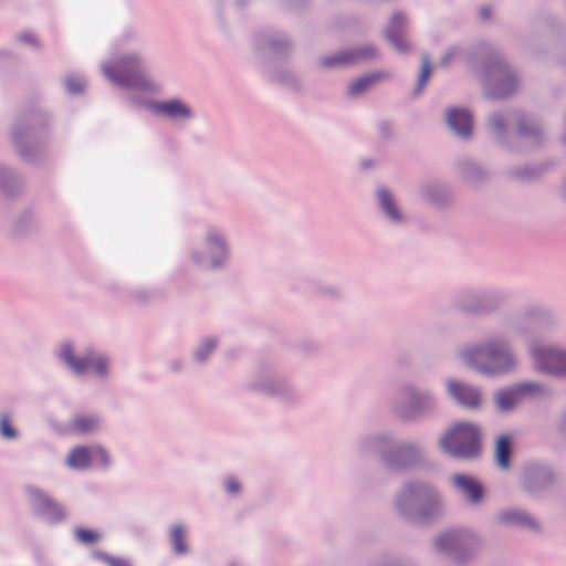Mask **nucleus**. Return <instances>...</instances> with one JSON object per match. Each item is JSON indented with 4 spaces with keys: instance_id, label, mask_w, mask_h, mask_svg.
I'll use <instances>...</instances> for the list:
<instances>
[{
    "instance_id": "obj_31",
    "label": "nucleus",
    "mask_w": 566,
    "mask_h": 566,
    "mask_svg": "<svg viewBox=\"0 0 566 566\" xmlns=\"http://www.w3.org/2000/svg\"><path fill=\"white\" fill-rule=\"evenodd\" d=\"M75 536L80 542L85 544H91L99 539L98 533L85 528H77L75 531Z\"/></svg>"
},
{
    "instance_id": "obj_28",
    "label": "nucleus",
    "mask_w": 566,
    "mask_h": 566,
    "mask_svg": "<svg viewBox=\"0 0 566 566\" xmlns=\"http://www.w3.org/2000/svg\"><path fill=\"white\" fill-rule=\"evenodd\" d=\"M66 90L72 94H78L84 91L85 82L82 77L76 75H69L65 77Z\"/></svg>"
},
{
    "instance_id": "obj_4",
    "label": "nucleus",
    "mask_w": 566,
    "mask_h": 566,
    "mask_svg": "<svg viewBox=\"0 0 566 566\" xmlns=\"http://www.w3.org/2000/svg\"><path fill=\"white\" fill-rule=\"evenodd\" d=\"M476 538L469 532L452 530L436 539V547L459 563L470 558L476 548Z\"/></svg>"
},
{
    "instance_id": "obj_29",
    "label": "nucleus",
    "mask_w": 566,
    "mask_h": 566,
    "mask_svg": "<svg viewBox=\"0 0 566 566\" xmlns=\"http://www.w3.org/2000/svg\"><path fill=\"white\" fill-rule=\"evenodd\" d=\"M94 557L106 563L108 566H130L128 560L122 557L109 556L104 552H94Z\"/></svg>"
},
{
    "instance_id": "obj_17",
    "label": "nucleus",
    "mask_w": 566,
    "mask_h": 566,
    "mask_svg": "<svg viewBox=\"0 0 566 566\" xmlns=\"http://www.w3.org/2000/svg\"><path fill=\"white\" fill-rule=\"evenodd\" d=\"M92 448L76 447L67 455L66 463L70 468L84 470L92 464Z\"/></svg>"
},
{
    "instance_id": "obj_38",
    "label": "nucleus",
    "mask_w": 566,
    "mask_h": 566,
    "mask_svg": "<svg viewBox=\"0 0 566 566\" xmlns=\"http://www.w3.org/2000/svg\"><path fill=\"white\" fill-rule=\"evenodd\" d=\"M20 40L27 43H30L32 45L36 44V39L31 33H24L20 35Z\"/></svg>"
},
{
    "instance_id": "obj_5",
    "label": "nucleus",
    "mask_w": 566,
    "mask_h": 566,
    "mask_svg": "<svg viewBox=\"0 0 566 566\" xmlns=\"http://www.w3.org/2000/svg\"><path fill=\"white\" fill-rule=\"evenodd\" d=\"M104 75L124 87H147L148 82L140 61L134 56L122 59L115 66H104Z\"/></svg>"
},
{
    "instance_id": "obj_35",
    "label": "nucleus",
    "mask_w": 566,
    "mask_h": 566,
    "mask_svg": "<svg viewBox=\"0 0 566 566\" xmlns=\"http://www.w3.org/2000/svg\"><path fill=\"white\" fill-rule=\"evenodd\" d=\"M407 454L416 455L417 450L412 446H402L399 447L398 450L396 451L397 457H403Z\"/></svg>"
},
{
    "instance_id": "obj_18",
    "label": "nucleus",
    "mask_w": 566,
    "mask_h": 566,
    "mask_svg": "<svg viewBox=\"0 0 566 566\" xmlns=\"http://www.w3.org/2000/svg\"><path fill=\"white\" fill-rule=\"evenodd\" d=\"M500 520L503 523L513 524V525H520V526H526L531 528H536L537 523L536 521L528 515L527 513L518 510H507L503 511L500 514Z\"/></svg>"
},
{
    "instance_id": "obj_11",
    "label": "nucleus",
    "mask_w": 566,
    "mask_h": 566,
    "mask_svg": "<svg viewBox=\"0 0 566 566\" xmlns=\"http://www.w3.org/2000/svg\"><path fill=\"white\" fill-rule=\"evenodd\" d=\"M376 49L371 45H365L355 50H348L345 52L337 53L332 56H325L321 63L325 67H334L337 65H345L355 63L360 60L373 59L376 56Z\"/></svg>"
},
{
    "instance_id": "obj_32",
    "label": "nucleus",
    "mask_w": 566,
    "mask_h": 566,
    "mask_svg": "<svg viewBox=\"0 0 566 566\" xmlns=\"http://www.w3.org/2000/svg\"><path fill=\"white\" fill-rule=\"evenodd\" d=\"M518 129L522 135H533L534 137H537L541 132L539 127L535 123L526 118H523L520 122Z\"/></svg>"
},
{
    "instance_id": "obj_15",
    "label": "nucleus",
    "mask_w": 566,
    "mask_h": 566,
    "mask_svg": "<svg viewBox=\"0 0 566 566\" xmlns=\"http://www.w3.org/2000/svg\"><path fill=\"white\" fill-rule=\"evenodd\" d=\"M153 108L169 118H190L191 109L178 99H170L166 102H156L153 104Z\"/></svg>"
},
{
    "instance_id": "obj_14",
    "label": "nucleus",
    "mask_w": 566,
    "mask_h": 566,
    "mask_svg": "<svg viewBox=\"0 0 566 566\" xmlns=\"http://www.w3.org/2000/svg\"><path fill=\"white\" fill-rule=\"evenodd\" d=\"M406 27V18L401 13H395L386 30L387 39L392 43L399 52L409 50L408 42L403 39V30Z\"/></svg>"
},
{
    "instance_id": "obj_3",
    "label": "nucleus",
    "mask_w": 566,
    "mask_h": 566,
    "mask_svg": "<svg viewBox=\"0 0 566 566\" xmlns=\"http://www.w3.org/2000/svg\"><path fill=\"white\" fill-rule=\"evenodd\" d=\"M440 447L455 458H475L480 453V430L471 423H459L440 439Z\"/></svg>"
},
{
    "instance_id": "obj_41",
    "label": "nucleus",
    "mask_w": 566,
    "mask_h": 566,
    "mask_svg": "<svg viewBox=\"0 0 566 566\" xmlns=\"http://www.w3.org/2000/svg\"><path fill=\"white\" fill-rule=\"evenodd\" d=\"M369 165H370V164H369V163H367V161H364V163H363V166H364L365 168L369 167Z\"/></svg>"
},
{
    "instance_id": "obj_23",
    "label": "nucleus",
    "mask_w": 566,
    "mask_h": 566,
    "mask_svg": "<svg viewBox=\"0 0 566 566\" xmlns=\"http://www.w3.org/2000/svg\"><path fill=\"white\" fill-rule=\"evenodd\" d=\"M511 441L509 437H500L496 443L495 457L497 464L507 469L510 464Z\"/></svg>"
},
{
    "instance_id": "obj_27",
    "label": "nucleus",
    "mask_w": 566,
    "mask_h": 566,
    "mask_svg": "<svg viewBox=\"0 0 566 566\" xmlns=\"http://www.w3.org/2000/svg\"><path fill=\"white\" fill-rule=\"evenodd\" d=\"M93 458L92 464L106 468L111 463L109 455L105 449L102 447L95 446L92 447Z\"/></svg>"
},
{
    "instance_id": "obj_6",
    "label": "nucleus",
    "mask_w": 566,
    "mask_h": 566,
    "mask_svg": "<svg viewBox=\"0 0 566 566\" xmlns=\"http://www.w3.org/2000/svg\"><path fill=\"white\" fill-rule=\"evenodd\" d=\"M60 357L78 375L93 371L98 376H104L107 373L108 364L105 357L88 353L83 357L76 358L70 344H65L61 348Z\"/></svg>"
},
{
    "instance_id": "obj_21",
    "label": "nucleus",
    "mask_w": 566,
    "mask_h": 566,
    "mask_svg": "<svg viewBox=\"0 0 566 566\" xmlns=\"http://www.w3.org/2000/svg\"><path fill=\"white\" fill-rule=\"evenodd\" d=\"M99 420L95 416H76L72 421V430L77 433H90L97 429Z\"/></svg>"
},
{
    "instance_id": "obj_40",
    "label": "nucleus",
    "mask_w": 566,
    "mask_h": 566,
    "mask_svg": "<svg viewBox=\"0 0 566 566\" xmlns=\"http://www.w3.org/2000/svg\"><path fill=\"white\" fill-rule=\"evenodd\" d=\"M19 150H20V153H21V155H22L23 157L28 158V154H25V153L22 150V148H19Z\"/></svg>"
},
{
    "instance_id": "obj_42",
    "label": "nucleus",
    "mask_w": 566,
    "mask_h": 566,
    "mask_svg": "<svg viewBox=\"0 0 566 566\" xmlns=\"http://www.w3.org/2000/svg\"><path fill=\"white\" fill-rule=\"evenodd\" d=\"M231 566H234V565H231Z\"/></svg>"
},
{
    "instance_id": "obj_36",
    "label": "nucleus",
    "mask_w": 566,
    "mask_h": 566,
    "mask_svg": "<svg viewBox=\"0 0 566 566\" xmlns=\"http://www.w3.org/2000/svg\"><path fill=\"white\" fill-rule=\"evenodd\" d=\"M226 490L229 493H237L240 490V484L235 479L229 478L226 481Z\"/></svg>"
},
{
    "instance_id": "obj_22",
    "label": "nucleus",
    "mask_w": 566,
    "mask_h": 566,
    "mask_svg": "<svg viewBox=\"0 0 566 566\" xmlns=\"http://www.w3.org/2000/svg\"><path fill=\"white\" fill-rule=\"evenodd\" d=\"M378 199L382 210L387 213V216H389L395 221L401 220L400 211L396 207L392 196L386 189H380L378 191Z\"/></svg>"
},
{
    "instance_id": "obj_19",
    "label": "nucleus",
    "mask_w": 566,
    "mask_h": 566,
    "mask_svg": "<svg viewBox=\"0 0 566 566\" xmlns=\"http://www.w3.org/2000/svg\"><path fill=\"white\" fill-rule=\"evenodd\" d=\"M207 241L209 250L218 253V258L212 259L211 261V266L217 268L222 264L227 256L224 241L220 235H218L214 232L208 234Z\"/></svg>"
},
{
    "instance_id": "obj_12",
    "label": "nucleus",
    "mask_w": 566,
    "mask_h": 566,
    "mask_svg": "<svg viewBox=\"0 0 566 566\" xmlns=\"http://www.w3.org/2000/svg\"><path fill=\"white\" fill-rule=\"evenodd\" d=\"M449 392L460 405L475 409L481 405V392L478 388L464 382L449 381Z\"/></svg>"
},
{
    "instance_id": "obj_26",
    "label": "nucleus",
    "mask_w": 566,
    "mask_h": 566,
    "mask_svg": "<svg viewBox=\"0 0 566 566\" xmlns=\"http://www.w3.org/2000/svg\"><path fill=\"white\" fill-rule=\"evenodd\" d=\"M430 75H431L430 61H429V57L427 55H424L422 57V66H421V72H420V76L418 80V85L416 88V94H418L422 91V88L426 86Z\"/></svg>"
},
{
    "instance_id": "obj_7",
    "label": "nucleus",
    "mask_w": 566,
    "mask_h": 566,
    "mask_svg": "<svg viewBox=\"0 0 566 566\" xmlns=\"http://www.w3.org/2000/svg\"><path fill=\"white\" fill-rule=\"evenodd\" d=\"M485 86L490 97L502 98L515 91L516 81L507 65L503 62H499L488 72Z\"/></svg>"
},
{
    "instance_id": "obj_8",
    "label": "nucleus",
    "mask_w": 566,
    "mask_h": 566,
    "mask_svg": "<svg viewBox=\"0 0 566 566\" xmlns=\"http://www.w3.org/2000/svg\"><path fill=\"white\" fill-rule=\"evenodd\" d=\"M533 357L539 370L553 375L566 374V352L556 348H534Z\"/></svg>"
},
{
    "instance_id": "obj_25",
    "label": "nucleus",
    "mask_w": 566,
    "mask_h": 566,
    "mask_svg": "<svg viewBox=\"0 0 566 566\" xmlns=\"http://www.w3.org/2000/svg\"><path fill=\"white\" fill-rule=\"evenodd\" d=\"M170 542L176 554L182 555L188 552L185 541V530L181 525H174L170 530Z\"/></svg>"
},
{
    "instance_id": "obj_1",
    "label": "nucleus",
    "mask_w": 566,
    "mask_h": 566,
    "mask_svg": "<svg viewBox=\"0 0 566 566\" xmlns=\"http://www.w3.org/2000/svg\"><path fill=\"white\" fill-rule=\"evenodd\" d=\"M440 499L427 484H407L397 500L398 510L406 516L419 522H427L440 512Z\"/></svg>"
},
{
    "instance_id": "obj_33",
    "label": "nucleus",
    "mask_w": 566,
    "mask_h": 566,
    "mask_svg": "<svg viewBox=\"0 0 566 566\" xmlns=\"http://www.w3.org/2000/svg\"><path fill=\"white\" fill-rule=\"evenodd\" d=\"M0 431H1V434L8 439H13L17 437V432L12 428V426L10 423V418L7 415H2L0 417Z\"/></svg>"
},
{
    "instance_id": "obj_16",
    "label": "nucleus",
    "mask_w": 566,
    "mask_h": 566,
    "mask_svg": "<svg viewBox=\"0 0 566 566\" xmlns=\"http://www.w3.org/2000/svg\"><path fill=\"white\" fill-rule=\"evenodd\" d=\"M454 485L464 493L471 502L476 503L483 494L482 485L473 478L455 474L452 478Z\"/></svg>"
},
{
    "instance_id": "obj_10",
    "label": "nucleus",
    "mask_w": 566,
    "mask_h": 566,
    "mask_svg": "<svg viewBox=\"0 0 566 566\" xmlns=\"http://www.w3.org/2000/svg\"><path fill=\"white\" fill-rule=\"evenodd\" d=\"M28 491L36 513L51 522H57L64 518L65 514L63 509L42 491L35 488H29Z\"/></svg>"
},
{
    "instance_id": "obj_39",
    "label": "nucleus",
    "mask_w": 566,
    "mask_h": 566,
    "mask_svg": "<svg viewBox=\"0 0 566 566\" xmlns=\"http://www.w3.org/2000/svg\"><path fill=\"white\" fill-rule=\"evenodd\" d=\"M479 13L482 20H488L491 17V9L486 6H483L481 7Z\"/></svg>"
},
{
    "instance_id": "obj_13",
    "label": "nucleus",
    "mask_w": 566,
    "mask_h": 566,
    "mask_svg": "<svg viewBox=\"0 0 566 566\" xmlns=\"http://www.w3.org/2000/svg\"><path fill=\"white\" fill-rule=\"evenodd\" d=\"M449 127L460 137H469L472 130V115L465 108H450L447 112Z\"/></svg>"
},
{
    "instance_id": "obj_20",
    "label": "nucleus",
    "mask_w": 566,
    "mask_h": 566,
    "mask_svg": "<svg viewBox=\"0 0 566 566\" xmlns=\"http://www.w3.org/2000/svg\"><path fill=\"white\" fill-rule=\"evenodd\" d=\"M432 406V399L422 392L415 391L410 395L408 417H413Z\"/></svg>"
},
{
    "instance_id": "obj_37",
    "label": "nucleus",
    "mask_w": 566,
    "mask_h": 566,
    "mask_svg": "<svg viewBox=\"0 0 566 566\" xmlns=\"http://www.w3.org/2000/svg\"><path fill=\"white\" fill-rule=\"evenodd\" d=\"M458 54L455 50L449 51L446 56L441 59V65L447 66L452 61V59Z\"/></svg>"
},
{
    "instance_id": "obj_30",
    "label": "nucleus",
    "mask_w": 566,
    "mask_h": 566,
    "mask_svg": "<svg viewBox=\"0 0 566 566\" xmlns=\"http://www.w3.org/2000/svg\"><path fill=\"white\" fill-rule=\"evenodd\" d=\"M216 340L208 338L206 339L202 345L197 349L196 352V359L198 361H202L207 358V356L216 348Z\"/></svg>"
},
{
    "instance_id": "obj_24",
    "label": "nucleus",
    "mask_w": 566,
    "mask_h": 566,
    "mask_svg": "<svg viewBox=\"0 0 566 566\" xmlns=\"http://www.w3.org/2000/svg\"><path fill=\"white\" fill-rule=\"evenodd\" d=\"M380 78L379 73L366 75L357 78L348 86V94L356 96L367 91L375 82Z\"/></svg>"
},
{
    "instance_id": "obj_34",
    "label": "nucleus",
    "mask_w": 566,
    "mask_h": 566,
    "mask_svg": "<svg viewBox=\"0 0 566 566\" xmlns=\"http://www.w3.org/2000/svg\"><path fill=\"white\" fill-rule=\"evenodd\" d=\"M490 125L496 133H502L505 126L502 115L494 114L490 118Z\"/></svg>"
},
{
    "instance_id": "obj_2",
    "label": "nucleus",
    "mask_w": 566,
    "mask_h": 566,
    "mask_svg": "<svg viewBox=\"0 0 566 566\" xmlns=\"http://www.w3.org/2000/svg\"><path fill=\"white\" fill-rule=\"evenodd\" d=\"M464 361L482 374H499L514 366V357L507 345L492 339L483 347H473L463 352Z\"/></svg>"
},
{
    "instance_id": "obj_9",
    "label": "nucleus",
    "mask_w": 566,
    "mask_h": 566,
    "mask_svg": "<svg viewBox=\"0 0 566 566\" xmlns=\"http://www.w3.org/2000/svg\"><path fill=\"white\" fill-rule=\"evenodd\" d=\"M538 391H541V387L534 382H523L512 388L500 390L495 395L497 408L501 411H509L514 408L523 397Z\"/></svg>"
}]
</instances>
